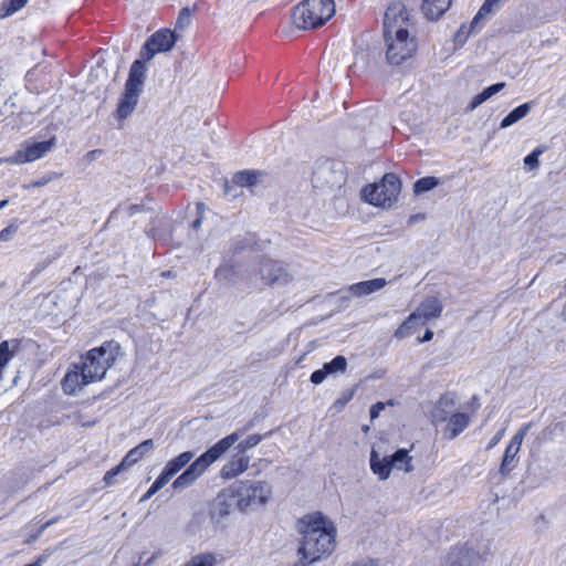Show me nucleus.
<instances>
[{
	"label": "nucleus",
	"instance_id": "1",
	"mask_svg": "<svg viewBox=\"0 0 566 566\" xmlns=\"http://www.w3.org/2000/svg\"><path fill=\"white\" fill-rule=\"evenodd\" d=\"M296 530L302 536L297 549L301 566H308L334 552L336 527L321 512L310 513L298 518Z\"/></svg>",
	"mask_w": 566,
	"mask_h": 566
},
{
	"label": "nucleus",
	"instance_id": "2",
	"mask_svg": "<svg viewBox=\"0 0 566 566\" xmlns=\"http://www.w3.org/2000/svg\"><path fill=\"white\" fill-rule=\"evenodd\" d=\"M120 352L118 343L111 340L99 347L90 349L81 357L62 380V389L66 395H75L91 382L102 380L107 370L115 364Z\"/></svg>",
	"mask_w": 566,
	"mask_h": 566
},
{
	"label": "nucleus",
	"instance_id": "3",
	"mask_svg": "<svg viewBox=\"0 0 566 566\" xmlns=\"http://www.w3.org/2000/svg\"><path fill=\"white\" fill-rule=\"evenodd\" d=\"M409 15L401 1L389 4L384 17V38L387 45L386 57L390 64L400 65L411 57L417 43L408 32Z\"/></svg>",
	"mask_w": 566,
	"mask_h": 566
},
{
	"label": "nucleus",
	"instance_id": "4",
	"mask_svg": "<svg viewBox=\"0 0 566 566\" xmlns=\"http://www.w3.org/2000/svg\"><path fill=\"white\" fill-rule=\"evenodd\" d=\"M253 426V422H249L245 427L235 430L234 432L226 436L199 458H197L189 467L172 482V489L184 490L192 485L206 471L207 469L218 461L248 430Z\"/></svg>",
	"mask_w": 566,
	"mask_h": 566
},
{
	"label": "nucleus",
	"instance_id": "5",
	"mask_svg": "<svg viewBox=\"0 0 566 566\" xmlns=\"http://www.w3.org/2000/svg\"><path fill=\"white\" fill-rule=\"evenodd\" d=\"M272 495V486L266 481L240 480L220 493V497H230L242 513L264 507Z\"/></svg>",
	"mask_w": 566,
	"mask_h": 566
},
{
	"label": "nucleus",
	"instance_id": "6",
	"mask_svg": "<svg viewBox=\"0 0 566 566\" xmlns=\"http://www.w3.org/2000/svg\"><path fill=\"white\" fill-rule=\"evenodd\" d=\"M335 14L334 0H303L292 13L293 23L302 30L324 25Z\"/></svg>",
	"mask_w": 566,
	"mask_h": 566
},
{
	"label": "nucleus",
	"instance_id": "7",
	"mask_svg": "<svg viewBox=\"0 0 566 566\" xmlns=\"http://www.w3.org/2000/svg\"><path fill=\"white\" fill-rule=\"evenodd\" d=\"M145 78L146 66L144 62L140 60L134 61L129 69L128 78L125 83V91L120 96L116 108L117 119L124 120L133 114L143 92Z\"/></svg>",
	"mask_w": 566,
	"mask_h": 566
},
{
	"label": "nucleus",
	"instance_id": "8",
	"mask_svg": "<svg viewBox=\"0 0 566 566\" xmlns=\"http://www.w3.org/2000/svg\"><path fill=\"white\" fill-rule=\"evenodd\" d=\"M400 189V179L395 174H386L379 184L366 186L363 197L368 203L385 208L396 201Z\"/></svg>",
	"mask_w": 566,
	"mask_h": 566
},
{
	"label": "nucleus",
	"instance_id": "9",
	"mask_svg": "<svg viewBox=\"0 0 566 566\" xmlns=\"http://www.w3.org/2000/svg\"><path fill=\"white\" fill-rule=\"evenodd\" d=\"M346 180L345 164L333 159L316 163L312 181L315 187H340Z\"/></svg>",
	"mask_w": 566,
	"mask_h": 566
},
{
	"label": "nucleus",
	"instance_id": "10",
	"mask_svg": "<svg viewBox=\"0 0 566 566\" xmlns=\"http://www.w3.org/2000/svg\"><path fill=\"white\" fill-rule=\"evenodd\" d=\"M55 137H51L49 140L44 142L27 140L13 155L4 158L3 161L13 165L32 163L42 158L55 146Z\"/></svg>",
	"mask_w": 566,
	"mask_h": 566
},
{
	"label": "nucleus",
	"instance_id": "11",
	"mask_svg": "<svg viewBox=\"0 0 566 566\" xmlns=\"http://www.w3.org/2000/svg\"><path fill=\"white\" fill-rule=\"evenodd\" d=\"M176 43L175 32L163 29L155 32L143 45L140 57L144 61H150L155 54L170 51Z\"/></svg>",
	"mask_w": 566,
	"mask_h": 566
},
{
	"label": "nucleus",
	"instance_id": "12",
	"mask_svg": "<svg viewBox=\"0 0 566 566\" xmlns=\"http://www.w3.org/2000/svg\"><path fill=\"white\" fill-rule=\"evenodd\" d=\"M484 560L483 554L467 543L450 549L442 566H481Z\"/></svg>",
	"mask_w": 566,
	"mask_h": 566
},
{
	"label": "nucleus",
	"instance_id": "13",
	"mask_svg": "<svg viewBox=\"0 0 566 566\" xmlns=\"http://www.w3.org/2000/svg\"><path fill=\"white\" fill-rule=\"evenodd\" d=\"M259 274L265 284L285 285L291 281L286 268L281 262L268 258L260 261Z\"/></svg>",
	"mask_w": 566,
	"mask_h": 566
},
{
	"label": "nucleus",
	"instance_id": "14",
	"mask_svg": "<svg viewBox=\"0 0 566 566\" xmlns=\"http://www.w3.org/2000/svg\"><path fill=\"white\" fill-rule=\"evenodd\" d=\"M524 433V430H521L517 433H515L511 439L509 446L506 447L499 469V473L502 476H507L511 473V471L516 467L518 462L517 454L521 450Z\"/></svg>",
	"mask_w": 566,
	"mask_h": 566
},
{
	"label": "nucleus",
	"instance_id": "15",
	"mask_svg": "<svg viewBox=\"0 0 566 566\" xmlns=\"http://www.w3.org/2000/svg\"><path fill=\"white\" fill-rule=\"evenodd\" d=\"M442 310V302L438 297L428 296L411 314L415 315L416 321L421 319L422 323H426L440 317Z\"/></svg>",
	"mask_w": 566,
	"mask_h": 566
},
{
	"label": "nucleus",
	"instance_id": "16",
	"mask_svg": "<svg viewBox=\"0 0 566 566\" xmlns=\"http://www.w3.org/2000/svg\"><path fill=\"white\" fill-rule=\"evenodd\" d=\"M250 457L244 454L233 455L229 461H227L221 470L220 476L223 480H231L237 478L238 475L244 473L249 469Z\"/></svg>",
	"mask_w": 566,
	"mask_h": 566
},
{
	"label": "nucleus",
	"instance_id": "17",
	"mask_svg": "<svg viewBox=\"0 0 566 566\" xmlns=\"http://www.w3.org/2000/svg\"><path fill=\"white\" fill-rule=\"evenodd\" d=\"M455 406V397L453 394L443 395L434 405L431 410V418L434 423L448 421L450 416L453 415Z\"/></svg>",
	"mask_w": 566,
	"mask_h": 566
},
{
	"label": "nucleus",
	"instance_id": "18",
	"mask_svg": "<svg viewBox=\"0 0 566 566\" xmlns=\"http://www.w3.org/2000/svg\"><path fill=\"white\" fill-rule=\"evenodd\" d=\"M386 284H387V281L385 279L377 277V279L352 284L348 287V291L353 296L361 297V296H367L369 294H373L377 291H380L381 289H384L386 286Z\"/></svg>",
	"mask_w": 566,
	"mask_h": 566
},
{
	"label": "nucleus",
	"instance_id": "19",
	"mask_svg": "<svg viewBox=\"0 0 566 566\" xmlns=\"http://www.w3.org/2000/svg\"><path fill=\"white\" fill-rule=\"evenodd\" d=\"M155 448L154 440L147 439L140 442L135 448L130 449L122 460V465L126 468L137 463L145 455L150 454Z\"/></svg>",
	"mask_w": 566,
	"mask_h": 566
},
{
	"label": "nucleus",
	"instance_id": "20",
	"mask_svg": "<svg viewBox=\"0 0 566 566\" xmlns=\"http://www.w3.org/2000/svg\"><path fill=\"white\" fill-rule=\"evenodd\" d=\"M470 424V416L464 412H457L450 416L444 434L448 439H455Z\"/></svg>",
	"mask_w": 566,
	"mask_h": 566
},
{
	"label": "nucleus",
	"instance_id": "21",
	"mask_svg": "<svg viewBox=\"0 0 566 566\" xmlns=\"http://www.w3.org/2000/svg\"><path fill=\"white\" fill-rule=\"evenodd\" d=\"M452 0H423L421 11L431 21L438 20L451 6Z\"/></svg>",
	"mask_w": 566,
	"mask_h": 566
},
{
	"label": "nucleus",
	"instance_id": "22",
	"mask_svg": "<svg viewBox=\"0 0 566 566\" xmlns=\"http://www.w3.org/2000/svg\"><path fill=\"white\" fill-rule=\"evenodd\" d=\"M370 469L373 473L379 478V480L388 479L392 470L390 457L381 458L379 453L373 449L370 453Z\"/></svg>",
	"mask_w": 566,
	"mask_h": 566
},
{
	"label": "nucleus",
	"instance_id": "23",
	"mask_svg": "<svg viewBox=\"0 0 566 566\" xmlns=\"http://www.w3.org/2000/svg\"><path fill=\"white\" fill-rule=\"evenodd\" d=\"M20 347L18 339L3 340L0 343V380L3 379V371L8 363L14 357Z\"/></svg>",
	"mask_w": 566,
	"mask_h": 566
},
{
	"label": "nucleus",
	"instance_id": "24",
	"mask_svg": "<svg viewBox=\"0 0 566 566\" xmlns=\"http://www.w3.org/2000/svg\"><path fill=\"white\" fill-rule=\"evenodd\" d=\"M505 87L504 82L495 83L486 88H484L480 94L475 95L471 103L468 105V111L472 112L481 104L490 99L492 96L501 92Z\"/></svg>",
	"mask_w": 566,
	"mask_h": 566
},
{
	"label": "nucleus",
	"instance_id": "25",
	"mask_svg": "<svg viewBox=\"0 0 566 566\" xmlns=\"http://www.w3.org/2000/svg\"><path fill=\"white\" fill-rule=\"evenodd\" d=\"M193 452L185 451L169 460L164 468L168 470L172 476H175L180 470L190 463V461L193 459Z\"/></svg>",
	"mask_w": 566,
	"mask_h": 566
},
{
	"label": "nucleus",
	"instance_id": "26",
	"mask_svg": "<svg viewBox=\"0 0 566 566\" xmlns=\"http://www.w3.org/2000/svg\"><path fill=\"white\" fill-rule=\"evenodd\" d=\"M262 176L263 172L258 170H242L233 176L232 181L240 187H251L256 185Z\"/></svg>",
	"mask_w": 566,
	"mask_h": 566
},
{
	"label": "nucleus",
	"instance_id": "27",
	"mask_svg": "<svg viewBox=\"0 0 566 566\" xmlns=\"http://www.w3.org/2000/svg\"><path fill=\"white\" fill-rule=\"evenodd\" d=\"M411 461L412 458L406 449H399L390 455L391 467L405 472H411L413 470Z\"/></svg>",
	"mask_w": 566,
	"mask_h": 566
},
{
	"label": "nucleus",
	"instance_id": "28",
	"mask_svg": "<svg viewBox=\"0 0 566 566\" xmlns=\"http://www.w3.org/2000/svg\"><path fill=\"white\" fill-rule=\"evenodd\" d=\"M531 111V105L528 103H524L513 111H511L500 123L501 128H507L515 124L516 122L524 118Z\"/></svg>",
	"mask_w": 566,
	"mask_h": 566
},
{
	"label": "nucleus",
	"instance_id": "29",
	"mask_svg": "<svg viewBox=\"0 0 566 566\" xmlns=\"http://www.w3.org/2000/svg\"><path fill=\"white\" fill-rule=\"evenodd\" d=\"M217 556L213 553H200L192 556L184 566H217Z\"/></svg>",
	"mask_w": 566,
	"mask_h": 566
},
{
	"label": "nucleus",
	"instance_id": "30",
	"mask_svg": "<svg viewBox=\"0 0 566 566\" xmlns=\"http://www.w3.org/2000/svg\"><path fill=\"white\" fill-rule=\"evenodd\" d=\"M271 434V431L265 434H259L254 433L249 436L247 439L240 441L237 444V450L240 454H243L248 450L256 447L264 438L269 437Z\"/></svg>",
	"mask_w": 566,
	"mask_h": 566
},
{
	"label": "nucleus",
	"instance_id": "31",
	"mask_svg": "<svg viewBox=\"0 0 566 566\" xmlns=\"http://www.w3.org/2000/svg\"><path fill=\"white\" fill-rule=\"evenodd\" d=\"M28 0H3L1 3V18H7L20 9H22L27 4Z\"/></svg>",
	"mask_w": 566,
	"mask_h": 566
},
{
	"label": "nucleus",
	"instance_id": "32",
	"mask_svg": "<svg viewBox=\"0 0 566 566\" xmlns=\"http://www.w3.org/2000/svg\"><path fill=\"white\" fill-rule=\"evenodd\" d=\"M439 185V179L436 177H423L415 182L413 191L416 195H420L432 190Z\"/></svg>",
	"mask_w": 566,
	"mask_h": 566
},
{
	"label": "nucleus",
	"instance_id": "33",
	"mask_svg": "<svg viewBox=\"0 0 566 566\" xmlns=\"http://www.w3.org/2000/svg\"><path fill=\"white\" fill-rule=\"evenodd\" d=\"M324 371H327L328 375L335 373H344L347 368V360L344 356L338 355L333 358L329 363H325Z\"/></svg>",
	"mask_w": 566,
	"mask_h": 566
},
{
	"label": "nucleus",
	"instance_id": "34",
	"mask_svg": "<svg viewBox=\"0 0 566 566\" xmlns=\"http://www.w3.org/2000/svg\"><path fill=\"white\" fill-rule=\"evenodd\" d=\"M232 505H234V504L230 497L221 499L220 494H219L218 503L216 504L213 514L217 515L219 518H223L230 514Z\"/></svg>",
	"mask_w": 566,
	"mask_h": 566
},
{
	"label": "nucleus",
	"instance_id": "35",
	"mask_svg": "<svg viewBox=\"0 0 566 566\" xmlns=\"http://www.w3.org/2000/svg\"><path fill=\"white\" fill-rule=\"evenodd\" d=\"M416 322L415 315L410 314L408 318L396 329L395 337L402 339L410 335L411 329L415 328Z\"/></svg>",
	"mask_w": 566,
	"mask_h": 566
},
{
	"label": "nucleus",
	"instance_id": "36",
	"mask_svg": "<svg viewBox=\"0 0 566 566\" xmlns=\"http://www.w3.org/2000/svg\"><path fill=\"white\" fill-rule=\"evenodd\" d=\"M501 1L502 0H485L472 20V27L475 23H479L480 20L483 19L485 15H488L492 11V7L500 3Z\"/></svg>",
	"mask_w": 566,
	"mask_h": 566
},
{
	"label": "nucleus",
	"instance_id": "37",
	"mask_svg": "<svg viewBox=\"0 0 566 566\" xmlns=\"http://www.w3.org/2000/svg\"><path fill=\"white\" fill-rule=\"evenodd\" d=\"M542 153H543V150L541 148L534 149L531 154H528L524 158V165L530 170L536 169L538 167V164H539L538 158H539Z\"/></svg>",
	"mask_w": 566,
	"mask_h": 566
},
{
	"label": "nucleus",
	"instance_id": "38",
	"mask_svg": "<svg viewBox=\"0 0 566 566\" xmlns=\"http://www.w3.org/2000/svg\"><path fill=\"white\" fill-rule=\"evenodd\" d=\"M478 25V23H475L473 27L472 24L468 28L467 25H461L460 29L458 30V32L455 33L454 35V42L457 44H460L462 45L468 36L470 35V33L475 29V27Z\"/></svg>",
	"mask_w": 566,
	"mask_h": 566
},
{
	"label": "nucleus",
	"instance_id": "39",
	"mask_svg": "<svg viewBox=\"0 0 566 566\" xmlns=\"http://www.w3.org/2000/svg\"><path fill=\"white\" fill-rule=\"evenodd\" d=\"M191 21V11L189 8H182L178 14L177 21H176V28L177 29H184L187 25L190 24Z\"/></svg>",
	"mask_w": 566,
	"mask_h": 566
},
{
	"label": "nucleus",
	"instance_id": "40",
	"mask_svg": "<svg viewBox=\"0 0 566 566\" xmlns=\"http://www.w3.org/2000/svg\"><path fill=\"white\" fill-rule=\"evenodd\" d=\"M171 473L164 468L159 476L155 480V482L151 485L154 486L155 490L159 491L171 480Z\"/></svg>",
	"mask_w": 566,
	"mask_h": 566
},
{
	"label": "nucleus",
	"instance_id": "41",
	"mask_svg": "<svg viewBox=\"0 0 566 566\" xmlns=\"http://www.w3.org/2000/svg\"><path fill=\"white\" fill-rule=\"evenodd\" d=\"M126 467L122 465V462L115 468L108 470L104 475V482L106 485H112L115 483V476L118 475Z\"/></svg>",
	"mask_w": 566,
	"mask_h": 566
},
{
	"label": "nucleus",
	"instance_id": "42",
	"mask_svg": "<svg viewBox=\"0 0 566 566\" xmlns=\"http://www.w3.org/2000/svg\"><path fill=\"white\" fill-rule=\"evenodd\" d=\"M51 263L50 259L39 261L33 270L30 272V280L35 279L41 272H43Z\"/></svg>",
	"mask_w": 566,
	"mask_h": 566
},
{
	"label": "nucleus",
	"instance_id": "43",
	"mask_svg": "<svg viewBox=\"0 0 566 566\" xmlns=\"http://www.w3.org/2000/svg\"><path fill=\"white\" fill-rule=\"evenodd\" d=\"M327 371H324V366L321 368V369H317L315 370L312 375H311V381L314 384V385H319L322 384L325 378L327 377Z\"/></svg>",
	"mask_w": 566,
	"mask_h": 566
},
{
	"label": "nucleus",
	"instance_id": "44",
	"mask_svg": "<svg viewBox=\"0 0 566 566\" xmlns=\"http://www.w3.org/2000/svg\"><path fill=\"white\" fill-rule=\"evenodd\" d=\"M74 422L81 427H92L95 424V420H86L81 412L74 413Z\"/></svg>",
	"mask_w": 566,
	"mask_h": 566
},
{
	"label": "nucleus",
	"instance_id": "45",
	"mask_svg": "<svg viewBox=\"0 0 566 566\" xmlns=\"http://www.w3.org/2000/svg\"><path fill=\"white\" fill-rule=\"evenodd\" d=\"M344 566H377V564L373 558L365 557L347 563Z\"/></svg>",
	"mask_w": 566,
	"mask_h": 566
},
{
	"label": "nucleus",
	"instance_id": "46",
	"mask_svg": "<svg viewBox=\"0 0 566 566\" xmlns=\"http://www.w3.org/2000/svg\"><path fill=\"white\" fill-rule=\"evenodd\" d=\"M17 227L9 226L0 231V241H8L15 233Z\"/></svg>",
	"mask_w": 566,
	"mask_h": 566
},
{
	"label": "nucleus",
	"instance_id": "47",
	"mask_svg": "<svg viewBox=\"0 0 566 566\" xmlns=\"http://www.w3.org/2000/svg\"><path fill=\"white\" fill-rule=\"evenodd\" d=\"M504 433H505V428L500 429L494 434V437L490 440V442H489V444L486 447V450H491L492 448H494L501 441V439L503 438Z\"/></svg>",
	"mask_w": 566,
	"mask_h": 566
},
{
	"label": "nucleus",
	"instance_id": "48",
	"mask_svg": "<svg viewBox=\"0 0 566 566\" xmlns=\"http://www.w3.org/2000/svg\"><path fill=\"white\" fill-rule=\"evenodd\" d=\"M230 273L231 269L229 266H220L216 271V277L219 281L227 280Z\"/></svg>",
	"mask_w": 566,
	"mask_h": 566
},
{
	"label": "nucleus",
	"instance_id": "49",
	"mask_svg": "<svg viewBox=\"0 0 566 566\" xmlns=\"http://www.w3.org/2000/svg\"><path fill=\"white\" fill-rule=\"evenodd\" d=\"M384 409H385L384 402H377V403L373 405L369 410L370 418L376 419L379 416L380 411H382Z\"/></svg>",
	"mask_w": 566,
	"mask_h": 566
},
{
	"label": "nucleus",
	"instance_id": "50",
	"mask_svg": "<svg viewBox=\"0 0 566 566\" xmlns=\"http://www.w3.org/2000/svg\"><path fill=\"white\" fill-rule=\"evenodd\" d=\"M144 209V206L142 205H129L127 208H126V214L128 217H133L135 216L136 213L143 211Z\"/></svg>",
	"mask_w": 566,
	"mask_h": 566
},
{
	"label": "nucleus",
	"instance_id": "51",
	"mask_svg": "<svg viewBox=\"0 0 566 566\" xmlns=\"http://www.w3.org/2000/svg\"><path fill=\"white\" fill-rule=\"evenodd\" d=\"M367 56L366 53L361 52V53H358L355 57V62L353 64V69H365L366 65H361L360 66V62H364L365 61V57Z\"/></svg>",
	"mask_w": 566,
	"mask_h": 566
},
{
	"label": "nucleus",
	"instance_id": "52",
	"mask_svg": "<svg viewBox=\"0 0 566 566\" xmlns=\"http://www.w3.org/2000/svg\"><path fill=\"white\" fill-rule=\"evenodd\" d=\"M158 491L154 489V486L151 485L148 491L142 496L140 499V502H145L147 501L148 499H150L155 493H157Z\"/></svg>",
	"mask_w": 566,
	"mask_h": 566
},
{
	"label": "nucleus",
	"instance_id": "53",
	"mask_svg": "<svg viewBox=\"0 0 566 566\" xmlns=\"http://www.w3.org/2000/svg\"><path fill=\"white\" fill-rule=\"evenodd\" d=\"M48 527H49V525H46V522H45L44 524H42V525L39 527V530H38L36 534H34V535L32 536V539H33V541H34V539H36V538H38V537H39V536H40V535H41V534H42V533H43Z\"/></svg>",
	"mask_w": 566,
	"mask_h": 566
},
{
	"label": "nucleus",
	"instance_id": "54",
	"mask_svg": "<svg viewBox=\"0 0 566 566\" xmlns=\"http://www.w3.org/2000/svg\"><path fill=\"white\" fill-rule=\"evenodd\" d=\"M201 223H202L201 217L196 218L191 223L192 230L197 231L200 228Z\"/></svg>",
	"mask_w": 566,
	"mask_h": 566
},
{
	"label": "nucleus",
	"instance_id": "55",
	"mask_svg": "<svg viewBox=\"0 0 566 566\" xmlns=\"http://www.w3.org/2000/svg\"><path fill=\"white\" fill-rule=\"evenodd\" d=\"M352 396H353V394H349V395H347L346 397H344V399H342V400H337V401L335 402V406H338V405H339L340 407L345 406V403H346V402H348V401L352 399Z\"/></svg>",
	"mask_w": 566,
	"mask_h": 566
},
{
	"label": "nucleus",
	"instance_id": "56",
	"mask_svg": "<svg viewBox=\"0 0 566 566\" xmlns=\"http://www.w3.org/2000/svg\"><path fill=\"white\" fill-rule=\"evenodd\" d=\"M433 337V332L430 329H427L423 337L421 338V342H429Z\"/></svg>",
	"mask_w": 566,
	"mask_h": 566
},
{
	"label": "nucleus",
	"instance_id": "57",
	"mask_svg": "<svg viewBox=\"0 0 566 566\" xmlns=\"http://www.w3.org/2000/svg\"><path fill=\"white\" fill-rule=\"evenodd\" d=\"M97 154H101V150H98V149H94V150L90 151V153L87 154V156H88L90 158H92V159H93V158H95V156H96Z\"/></svg>",
	"mask_w": 566,
	"mask_h": 566
},
{
	"label": "nucleus",
	"instance_id": "58",
	"mask_svg": "<svg viewBox=\"0 0 566 566\" xmlns=\"http://www.w3.org/2000/svg\"><path fill=\"white\" fill-rule=\"evenodd\" d=\"M59 520H60V517L55 516V517L46 521V525H49V527H50L51 525L55 524Z\"/></svg>",
	"mask_w": 566,
	"mask_h": 566
},
{
	"label": "nucleus",
	"instance_id": "59",
	"mask_svg": "<svg viewBox=\"0 0 566 566\" xmlns=\"http://www.w3.org/2000/svg\"><path fill=\"white\" fill-rule=\"evenodd\" d=\"M8 205V200L0 201V210L3 209Z\"/></svg>",
	"mask_w": 566,
	"mask_h": 566
},
{
	"label": "nucleus",
	"instance_id": "60",
	"mask_svg": "<svg viewBox=\"0 0 566 566\" xmlns=\"http://www.w3.org/2000/svg\"><path fill=\"white\" fill-rule=\"evenodd\" d=\"M156 558V555H153L146 563H145V566L149 565L153 563V560Z\"/></svg>",
	"mask_w": 566,
	"mask_h": 566
},
{
	"label": "nucleus",
	"instance_id": "61",
	"mask_svg": "<svg viewBox=\"0 0 566 566\" xmlns=\"http://www.w3.org/2000/svg\"><path fill=\"white\" fill-rule=\"evenodd\" d=\"M147 233H148L149 237H153V238L156 237V233H155L154 229H150Z\"/></svg>",
	"mask_w": 566,
	"mask_h": 566
},
{
	"label": "nucleus",
	"instance_id": "62",
	"mask_svg": "<svg viewBox=\"0 0 566 566\" xmlns=\"http://www.w3.org/2000/svg\"><path fill=\"white\" fill-rule=\"evenodd\" d=\"M202 207H203V205H202V203H198V205H197L198 210H199V209H201Z\"/></svg>",
	"mask_w": 566,
	"mask_h": 566
},
{
	"label": "nucleus",
	"instance_id": "63",
	"mask_svg": "<svg viewBox=\"0 0 566 566\" xmlns=\"http://www.w3.org/2000/svg\"><path fill=\"white\" fill-rule=\"evenodd\" d=\"M119 209H120V207H118L116 210H113L112 216H113L114 213H116Z\"/></svg>",
	"mask_w": 566,
	"mask_h": 566
}]
</instances>
